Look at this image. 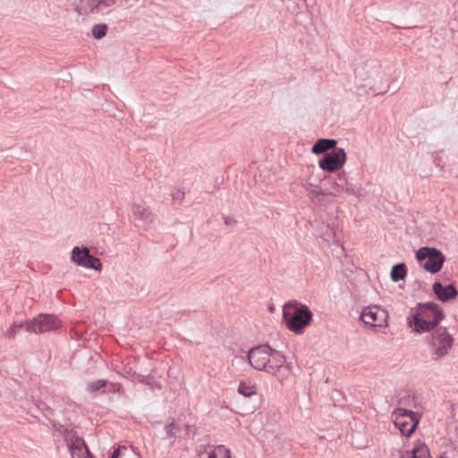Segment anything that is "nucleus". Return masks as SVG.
I'll list each match as a JSON object with an SVG mask.
<instances>
[{
    "instance_id": "obj_1",
    "label": "nucleus",
    "mask_w": 458,
    "mask_h": 458,
    "mask_svg": "<svg viewBox=\"0 0 458 458\" xmlns=\"http://www.w3.org/2000/svg\"><path fill=\"white\" fill-rule=\"evenodd\" d=\"M247 359L254 369L271 374L279 381H284L291 374V367L286 363L285 356L268 344H259L250 348Z\"/></svg>"
},
{
    "instance_id": "obj_2",
    "label": "nucleus",
    "mask_w": 458,
    "mask_h": 458,
    "mask_svg": "<svg viewBox=\"0 0 458 458\" xmlns=\"http://www.w3.org/2000/svg\"><path fill=\"white\" fill-rule=\"evenodd\" d=\"M444 318L445 314L437 303H418L416 308L411 309L408 324L417 333L431 332L438 327Z\"/></svg>"
},
{
    "instance_id": "obj_3",
    "label": "nucleus",
    "mask_w": 458,
    "mask_h": 458,
    "mask_svg": "<svg viewBox=\"0 0 458 458\" xmlns=\"http://www.w3.org/2000/svg\"><path fill=\"white\" fill-rule=\"evenodd\" d=\"M313 313L307 305L296 301L285 303L283 307V319L287 328L295 333L301 334L310 325Z\"/></svg>"
},
{
    "instance_id": "obj_4",
    "label": "nucleus",
    "mask_w": 458,
    "mask_h": 458,
    "mask_svg": "<svg viewBox=\"0 0 458 458\" xmlns=\"http://www.w3.org/2000/svg\"><path fill=\"white\" fill-rule=\"evenodd\" d=\"M427 342L432 349L433 360H438L449 353L454 339L447 332L446 327H438L431 330V334L427 337Z\"/></svg>"
},
{
    "instance_id": "obj_5",
    "label": "nucleus",
    "mask_w": 458,
    "mask_h": 458,
    "mask_svg": "<svg viewBox=\"0 0 458 458\" xmlns=\"http://www.w3.org/2000/svg\"><path fill=\"white\" fill-rule=\"evenodd\" d=\"M381 65L376 59H369L359 64L355 70V78L361 82L362 87L375 89L377 84L381 81Z\"/></svg>"
},
{
    "instance_id": "obj_6",
    "label": "nucleus",
    "mask_w": 458,
    "mask_h": 458,
    "mask_svg": "<svg viewBox=\"0 0 458 458\" xmlns=\"http://www.w3.org/2000/svg\"><path fill=\"white\" fill-rule=\"evenodd\" d=\"M420 415L410 410L397 408L392 412V420L395 428H399L403 437H411L415 431Z\"/></svg>"
},
{
    "instance_id": "obj_7",
    "label": "nucleus",
    "mask_w": 458,
    "mask_h": 458,
    "mask_svg": "<svg viewBox=\"0 0 458 458\" xmlns=\"http://www.w3.org/2000/svg\"><path fill=\"white\" fill-rule=\"evenodd\" d=\"M327 182L329 183L330 194L333 196H340L345 193L348 196H354L360 198L361 196L360 186H356L349 182L345 172H340L336 177H328Z\"/></svg>"
},
{
    "instance_id": "obj_8",
    "label": "nucleus",
    "mask_w": 458,
    "mask_h": 458,
    "mask_svg": "<svg viewBox=\"0 0 458 458\" xmlns=\"http://www.w3.org/2000/svg\"><path fill=\"white\" fill-rule=\"evenodd\" d=\"M25 325L28 332L42 334L58 329L61 321L53 314H39L32 320L26 321Z\"/></svg>"
},
{
    "instance_id": "obj_9",
    "label": "nucleus",
    "mask_w": 458,
    "mask_h": 458,
    "mask_svg": "<svg viewBox=\"0 0 458 458\" xmlns=\"http://www.w3.org/2000/svg\"><path fill=\"white\" fill-rule=\"evenodd\" d=\"M346 161V153L344 148H338L327 152L318 161L319 167L327 172L333 173L341 169Z\"/></svg>"
},
{
    "instance_id": "obj_10",
    "label": "nucleus",
    "mask_w": 458,
    "mask_h": 458,
    "mask_svg": "<svg viewBox=\"0 0 458 458\" xmlns=\"http://www.w3.org/2000/svg\"><path fill=\"white\" fill-rule=\"evenodd\" d=\"M72 260L78 266L85 268L94 269L100 271L102 269V263L98 258L93 257L89 253V250L87 247L81 249L75 246L72 250Z\"/></svg>"
},
{
    "instance_id": "obj_11",
    "label": "nucleus",
    "mask_w": 458,
    "mask_h": 458,
    "mask_svg": "<svg viewBox=\"0 0 458 458\" xmlns=\"http://www.w3.org/2000/svg\"><path fill=\"white\" fill-rule=\"evenodd\" d=\"M387 312L378 306H369L360 313V318L371 327H382L386 326Z\"/></svg>"
},
{
    "instance_id": "obj_12",
    "label": "nucleus",
    "mask_w": 458,
    "mask_h": 458,
    "mask_svg": "<svg viewBox=\"0 0 458 458\" xmlns=\"http://www.w3.org/2000/svg\"><path fill=\"white\" fill-rule=\"evenodd\" d=\"M132 218L143 225H149L156 220V214L145 202L133 203L131 208Z\"/></svg>"
},
{
    "instance_id": "obj_13",
    "label": "nucleus",
    "mask_w": 458,
    "mask_h": 458,
    "mask_svg": "<svg viewBox=\"0 0 458 458\" xmlns=\"http://www.w3.org/2000/svg\"><path fill=\"white\" fill-rule=\"evenodd\" d=\"M65 440L69 441L68 448L72 458H86L85 455L89 458L92 457V454L82 437L72 435L71 438L68 439V436H66Z\"/></svg>"
},
{
    "instance_id": "obj_14",
    "label": "nucleus",
    "mask_w": 458,
    "mask_h": 458,
    "mask_svg": "<svg viewBox=\"0 0 458 458\" xmlns=\"http://www.w3.org/2000/svg\"><path fill=\"white\" fill-rule=\"evenodd\" d=\"M431 250L432 252L424 263L423 267L426 271L435 274L441 270L445 258L439 250L433 248Z\"/></svg>"
},
{
    "instance_id": "obj_15",
    "label": "nucleus",
    "mask_w": 458,
    "mask_h": 458,
    "mask_svg": "<svg viewBox=\"0 0 458 458\" xmlns=\"http://www.w3.org/2000/svg\"><path fill=\"white\" fill-rule=\"evenodd\" d=\"M432 290L437 299L444 302L448 301L451 299H454L458 294L454 284L444 286L440 282H435L432 285Z\"/></svg>"
},
{
    "instance_id": "obj_16",
    "label": "nucleus",
    "mask_w": 458,
    "mask_h": 458,
    "mask_svg": "<svg viewBox=\"0 0 458 458\" xmlns=\"http://www.w3.org/2000/svg\"><path fill=\"white\" fill-rule=\"evenodd\" d=\"M337 140L335 139H319L312 146V153L319 155L327 153L328 150H334L336 148Z\"/></svg>"
},
{
    "instance_id": "obj_17",
    "label": "nucleus",
    "mask_w": 458,
    "mask_h": 458,
    "mask_svg": "<svg viewBox=\"0 0 458 458\" xmlns=\"http://www.w3.org/2000/svg\"><path fill=\"white\" fill-rule=\"evenodd\" d=\"M75 11L80 14L92 13L97 6V0H73Z\"/></svg>"
},
{
    "instance_id": "obj_18",
    "label": "nucleus",
    "mask_w": 458,
    "mask_h": 458,
    "mask_svg": "<svg viewBox=\"0 0 458 458\" xmlns=\"http://www.w3.org/2000/svg\"><path fill=\"white\" fill-rule=\"evenodd\" d=\"M238 393L245 397H250L257 394L256 384L249 381H241L238 386Z\"/></svg>"
},
{
    "instance_id": "obj_19",
    "label": "nucleus",
    "mask_w": 458,
    "mask_h": 458,
    "mask_svg": "<svg viewBox=\"0 0 458 458\" xmlns=\"http://www.w3.org/2000/svg\"><path fill=\"white\" fill-rule=\"evenodd\" d=\"M407 275V269L404 263H399L393 266L390 276L393 282L403 280Z\"/></svg>"
},
{
    "instance_id": "obj_20",
    "label": "nucleus",
    "mask_w": 458,
    "mask_h": 458,
    "mask_svg": "<svg viewBox=\"0 0 458 458\" xmlns=\"http://www.w3.org/2000/svg\"><path fill=\"white\" fill-rule=\"evenodd\" d=\"M208 458H231V453L224 445H217L208 454Z\"/></svg>"
},
{
    "instance_id": "obj_21",
    "label": "nucleus",
    "mask_w": 458,
    "mask_h": 458,
    "mask_svg": "<svg viewBox=\"0 0 458 458\" xmlns=\"http://www.w3.org/2000/svg\"><path fill=\"white\" fill-rule=\"evenodd\" d=\"M301 186L311 197H318L322 194L321 187L318 184H314L309 181H305L301 183Z\"/></svg>"
},
{
    "instance_id": "obj_22",
    "label": "nucleus",
    "mask_w": 458,
    "mask_h": 458,
    "mask_svg": "<svg viewBox=\"0 0 458 458\" xmlns=\"http://www.w3.org/2000/svg\"><path fill=\"white\" fill-rule=\"evenodd\" d=\"M412 458H431L429 450L425 444H420L412 450Z\"/></svg>"
},
{
    "instance_id": "obj_23",
    "label": "nucleus",
    "mask_w": 458,
    "mask_h": 458,
    "mask_svg": "<svg viewBox=\"0 0 458 458\" xmlns=\"http://www.w3.org/2000/svg\"><path fill=\"white\" fill-rule=\"evenodd\" d=\"M106 386H107V380L98 379V380L89 383L87 386V391L89 393H95Z\"/></svg>"
},
{
    "instance_id": "obj_24",
    "label": "nucleus",
    "mask_w": 458,
    "mask_h": 458,
    "mask_svg": "<svg viewBox=\"0 0 458 458\" xmlns=\"http://www.w3.org/2000/svg\"><path fill=\"white\" fill-rule=\"evenodd\" d=\"M433 248H430V247H421L420 248L417 252H416V259L419 260V261H422L424 259H428V256L430 255V253L432 252V250Z\"/></svg>"
},
{
    "instance_id": "obj_25",
    "label": "nucleus",
    "mask_w": 458,
    "mask_h": 458,
    "mask_svg": "<svg viewBox=\"0 0 458 458\" xmlns=\"http://www.w3.org/2000/svg\"><path fill=\"white\" fill-rule=\"evenodd\" d=\"M165 428L166 437L169 438L174 437L175 434L180 430V427L178 425H176L174 421L167 424Z\"/></svg>"
},
{
    "instance_id": "obj_26",
    "label": "nucleus",
    "mask_w": 458,
    "mask_h": 458,
    "mask_svg": "<svg viewBox=\"0 0 458 458\" xmlns=\"http://www.w3.org/2000/svg\"><path fill=\"white\" fill-rule=\"evenodd\" d=\"M25 328L26 329V325L25 323H13L10 328L7 330L6 334L9 337H12L13 338L16 335V333L21 329V328Z\"/></svg>"
},
{
    "instance_id": "obj_27",
    "label": "nucleus",
    "mask_w": 458,
    "mask_h": 458,
    "mask_svg": "<svg viewBox=\"0 0 458 458\" xmlns=\"http://www.w3.org/2000/svg\"><path fill=\"white\" fill-rule=\"evenodd\" d=\"M106 389L103 390V393H118L122 390L123 386L120 383H108L106 386Z\"/></svg>"
},
{
    "instance_id": "obj_28",
    "label": "nucleus",
    "mask_w": 458,
    "mask_h": 458,
    "mask_svg": "<svg viewBox=\"0 0 458 458\" xmlns=\"http://www.w3.org/2000/svg\"><path fill=\"white\" fill-rule=\"evenodd\" d=\"M330 233L325 234L327 241H336V230L335 225L329 226Z\"/></svg>"
},
{
    "instance_id": "obj_29",
    "label": "nucleus",
    "mask_w": 458,
    "mask_h": 458,
    "mask_svg": "<svg viewBox=\"0 0 458 458\" xmlns=\"http://www.w3.org/2000/svg\"><path fill=\"white\" fill-rule=\"evenodd\" d=\"M184 195H185L184 191L180 190V189H177V190H175L174 191L172 192V198L174 199H178L180 201L183 200Z\"/></svg>"
},
{
    "instance_id": "obj_30",
    "label": "nucleus",
    "mask_w": 458,
    "mask_h": 458,
    "mask_svg": "<svg viewBox=\"0 0 458 458\" xmlns=\"http://www.w3.org/2000/svg\"><path fill=\"white\" fill-rule=\"evenodd\" d=\"M135 377H136V380L139 383H142V384H146V385H149V386L152 385L150 383V381H149V376H144V375H140V374H136Z\"/></svg>"
},
{
    "instance_id": "obj_31",
    "label": "nucleus",
    "mask_w": 458,
    "mask_h": 458,
    "mask_svg": "<svg viewBox=\"0 0 458 458\" xmlns=\"http://www.w3.org/2000/svg\"><path fill=\"white\" fill-rule=\"evenodd\" d=\"M115 0H97L98 7H109L114 4Z\"/></svg>"
},
{
    "instance_id": "obj_32",
    "label": "nucleus",
    "mask_w": 458,
    "mask_h": 458,
    "mask_svg": "<svg viewBox=\"0 0 458 458\" xmlns=\"http://www.w3.org/2000/svg\"><path fill=\"white\" fill-rule=\"evenodd\" d=\"M107 30H92V35L95 38L100 39L106 36Z\"/></svg>"
},
{
    "instance_id": "obj_33",
    "label": "nucleus",
    "mask_w": 458,
    "mask_h": 458,
    "mask_svg": "<svg viewBox=\"0 0 458 458\" xmlns=\"http://www.w3.org/2000/svg\"><path fill=\"white\" fill-rule=\"evenodd\" d=\"M434 163H435V165H436L437 166L440 167L441 169H443V168H444V166H445V164H444V162L442 161V158H441V157H439V155H437V156L435 157Z\"/></svg>"
},
{
    "instance_id": "obj_34",
    "label": "nucleus",
    "mask_w": 458,
    "mask_h": 458,
    "mask_svg": "<svg viewBox=\"0 0 458 458\" xmlns=\"http://www.w3.org/2000/svg\"><path fill=\"white\" fill-rule=\"evenodd\" d=\"M225 224L227 225H235L237 224V221L230 216H225Z\"/></svg>"
},
{
    "instance_id": "obj_35",
    "label": "nucleus",
    "mask_w": 458,
    "mask_h": 458,
    "mask_svg": "<svg viewBox=\"0 0 458 458\" xmlns=\"http://www.w3.org/2000/svg\"><path fill=\"white\" fill-rule=\"evenodd\" d=\"M38 408L42 410V411H45V410L48 411V410H50L49 407L46 403H40L39 404H38Z\"/></svg>"
},
{
    "instance_id": "obj_36",
    "label": "nucleus",
    "mask_w": 458,
    "mask_h": 458,
    "mask_svg": "<svg viewBox=\"0 0 458 458\" xmlns=\"http://www.w3.org/2000/svg\"><path fill=\"white\" fill-rule=\"evenodd\" d=\"M120 451L119 449L114 450L111 455V458H117L119 456Z\"/></svg>"
},
{
    "instance_id": "obj_37",
    "label": "nucleus",
    "mask_w": 458,
    "mask_h": 458,
    "mask_svg": "<svg viewBox=\"0 0 458 458\" xmlns=\"http://www.w3.org/2000/svg\"><path fill=\"white\" fill-rule=\"evenodd\" d=\"M94 29H102V30H105V29H107L106 28V24H103V25H97L95 26Z\"/></svg>"
},
{
    "instance_id": "obj_38",
    "label": "nucleus",
    "mask_w": 458,
    "mask_h": 458,
    "mask_svg": "<svg viewBox=\"0 0 458 458\" xmlns=\"http://www.w3.org/2000/svg\"><path fill=\"white\" fill-rule=\"evenodd\" d=\"M137 454L140 456V458H142L139 453Z\"/></svg>"
},
{
    "instance_id": "obj_39",
    "label": "nucleus",
    "mask_w": 458,
    "mask_h": 458,
    "mask_svg": "<svg viewBox=\"0 0 458 458\" xmlns=\"http://www.w3.org/2000/svg\"><path fill=\"white\" fill-rule=\"evenodd\" d=\"M90 458H94V457L92 456V457H90Z\"/></svg>"
}]
</instances>
